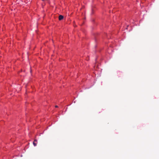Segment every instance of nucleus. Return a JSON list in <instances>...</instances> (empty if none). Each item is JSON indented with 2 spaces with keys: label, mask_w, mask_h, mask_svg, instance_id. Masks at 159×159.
Returning a JSON list of instances; mask_svg holds the SVG:
<instances>
[{
  "label": "nucleus",
  "mask_w": 159,
  "mask_h": 159,
  "mask_svg": "<svg viewBox=\"0 0 159 159\" xmlns=\"http://www.w3.org/2000/svg\"><path fill=\"white\" fill-rule=\"evenodd\" d=\"M37 140L36 139H35L33 142V144L34 146L37 145Z\"/></svg>",
  "instance_id": "1"
},
{
  "label": "nucleus",
  "mask_w": 159,
  "mask_h": 159,
  "mask_svg": "<svg viewBox=\"0 0 159 159\" xmlns=\"http://www.w3.org/2000/svg\"><path fill=\"white\" fill-rule=\"evenodd\" d=\"M63 16L62 15H60L59 16V20H61L63 19Z\"/></svg>",
  "instance_id": "2"
},
{
  "label": "nucleus",
  "mask_w": 159,
  "mask_h": 159,
  "mask_svg": "<svg viewBox=\"0 0 159 159\" xmlns=\"http://www.w3.org/2000/svg\"><path fill=\"white\" fill-rule=\"evenodd\" d=\"M55 107L57 108L58 107V106L57 105H56L55 106Z\"/></svg>",
  "instance_id": "3"
}]
</instances>
